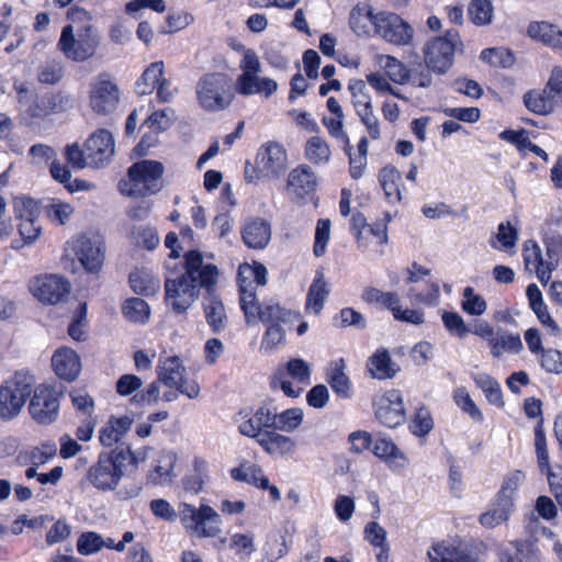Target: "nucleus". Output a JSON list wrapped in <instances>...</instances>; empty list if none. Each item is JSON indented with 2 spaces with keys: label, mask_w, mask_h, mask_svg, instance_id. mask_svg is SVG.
I'll use <instances>...</instances> for the list:
<instances>
[{
  "label": "nucleus",
  "mask_w": 562,
  "mask_h": 562,
  "mask_svg": "<svg viewBox=\"0 0 562 562\" xmlns=\"http://www.w3.org/2000/svg\"><path fill=\"white\" fill-rule=\"evenodd\" d=\"M305 158L313 165H326L330 160L331 151L328 143L319 136H311L304 147Z\"/></svg>",
  "instance_id": "nucleus-41"
},
{
  "label": "nucleus",
  "mask_w": 562,
  "mask_h": 562,
  "mask_svg": "<svg viewBox=\"0 0 562 562\" xmlns=\"http://www.w3.org/2000/svg\"><path fill=\"white\" fill-rule=\"evenodd\" d=\"M527 32L533 40L554 48H562V31L554 24L546 21L531 22Z\"/></svg>",
  "instance_id": "nucleus-36"
},
{
  "label": "nucleus",
  "mask_w": 562,
  "mask_h": 562,
  "mask_svg": "<svg viewBox=\"0 0 562 562\" xmlns=\"http://www.w3.org/2000/svg\"><path fill=\"white\" fill-rule=\"evenodd\" d=\"M52 369L59 380L71 383L81 372L80 357L69 347H59L52 356Z\"/></svg>",
  "instance_id": "nucleus-20"
},
{
  "label": "nucleus",
  "mask_w": 562,
  "mask_h": 562,
  "mask_svg": "<svg viewBox=\"0 0 562 562\" xmlns=\"http://www.w3.org/2000/svg\"><path fill=\"white\" fill-rule=\"evenodd\" d=\"M367 226H369V223L364 214L360 211H355L350 217V232L360 248H368L369 246L368 235H366Z\"/></svg>",
  "instance_id": "nucleus-60"
},
{
  "label": "nucleus",
  "mask_w": 562,
  "mask_h": 562,
  "mask_svg": "<svg viewBox=\"0 0 562 562\" xmlns=\"http://www.w3.org/2000/svg\"><path fill=\"white\" fill-rule=\"evenodd\" d=\"M525 474L521 470H514L507 474L501 485V488L492 502V507L502 510L507 516H510L515 509V496L519 488Z\"/></svg>",
  "instance_id": "nucleus-24"
},
{
  "label": "nucleus",
  "mask_w": 562,
  "mask_h": 562,
  "mask_svg": "<svg viewBox=\"0 0 562 562\" xmlns=\"http://www.w3.org/2000/svg\"><path fill=\"white\" fill-rule=\"evenodd\" d=\"M371 451L393 471L404 469L407 464L406 456L391 438H375Z\"/></svg>",
  "instance_id": "nucleus-28"
},
{
  "label": "nucleus",
  "mask_w": 562,
  "mask_h": 562,
  "mask_svg": "<svg viewBox=\"0 0 562 562\" xmlns=\"http://www.w3.org/2000/svg\"><path fill=\"white\" fill-rule=\"evenodd\" d=\"M540 367L551 374L562 373V352L554 348H548L541 351L539 355Z\"/></svg>",
  "instance_id": "nucleus-61"
},
{
  "label": "nucleus",
  "mask_w": 562,
  "mask_h": 562,
  "mask_svg": "<svg viewBox=\"0 0 562 562\" xmlns=\"http://www.w3.org/2000/svg\"><path fill=\"white\" fill-rule=\"evenodd\" d=\"M277 407L273 401H265L248 418V426L251 428V434L268 432L276 430Z\"/></svg>",
  "instance_id": "nucleus-34"
},
{
  "label": "nucleus",
  "mask_w": 562,
  "mask_h": 562,
  "mask_svg": "<svg viewBox=\"0 0 562 562\" xmlns=\"http://www.w3.org/2000/svg\"><path fill=\"white\" fill-rule=\"evenodd\" d=\"M278 431L279 430L257 434L248 432V437L254 438L262 450L271 457L277 458L293 454L296 450V441Z\"/></svg>",
  "instance_id": "nucleus-22"
},
{
  "label": "nucleus",
  "mask_w": 562,
  "mask_h": 562,
  "mask_svg": "<svg viewBox=\"0 0 562 562\" xmlns=\"http://www.w3.org/2000/svg\"><path fill=\"white\" fill-rule=\"evenodd\" d=\"M378 422L389 428H395L405 422L406 413L401 391L392 389L373 402Z\"/></svg>",
  "instance_id": "nucleus-14"
},
{
  "label": "nucleus",
  "mask_w": 562,
  "mask_h": 562,
  "mask_svg": "<svg viewBox=\"0 0 562 562\" xmlns=\"http://www.w3.org/2000/svg\"><path fill=\"white\" fill-rule=\"evenodd\" d=\"M385 71L389 78L398 85H405L409 80L411 68L393 56H387Z\"/></svg>",
  "instance_id": "nucleus-62"
},
{
  "label": "nucleus",
  "mask_w": 562,
  "mask_h": 562,
  "mask_svg": "<svg viewBox=\"0 0 562 562\" xmlns=\"http://www.w3.org/2000/svg\"><path fill=\"white\" fill-rule=\"evenodd\" d=\"M546 92L558 104H562V68L557 66L551 70L549 80L544 87Z\"/></svg>",
  "instance_id": "nucleus-64"
},
{
  "label": "nucleus",
  "mask_w": 562,
  "mask_h": 562,
  "mask_svg": "<svg viewBox=\"0 0 562 562\" xmlns=\"http://www.w3.org/2000/svg\"><path fill=\"white\" fill-rule=\"evenodd\" d=\"M120 103L119 86L108 74H100L90 85L89 105L93 113L108 115L113 113Z\"/></svg>",
  "instance_id": "nucleus-12"
},
{
  "label": "nucleus",
  "mask_w": 562,
  "mask_h": 562,
  "mask_svg": "<svg viewBox=\"0 0 562 562\" xmlns=\"http://www.w3.org/2000/svg\"><path fill=\"white\" fill-rule=\"evenodd\" d=\"M434 428V419L429 409L425 406H420L414 413L408 429L411 434L416 437L427 436Z\"/></svg>",
  "instance_id": "nucleus-45"
},
{
  "label": "nucleus",
  "mask_w": 562,
  "mask_h": 562,
  "mask_svg": "<svg viewBox=\"0 0 562 562\" xmlns=\"http://www.w3.org/2000/svg\"><path fill=\"white\" fill-rule=\"evenodd\" d=\"M480 57L494 67L506 68L515 61V57L509 49L498 47L483 49Z\"/></svg>",
  "instance_id": "nucleus-54"
},
{
  "label": "nucleus",
  "mask_w": 562,
  "mask_h": 562,
  "mask_svg": "<svg viewBox=\"0 0 562 562\" xmlns=\"http://www.w3.org/2000/svg\"><path fill=\"white\" fill-rule=\"evenodd\" d=\"M462 46L459 32L448 30L445 35L436 36L423 47L424 61L437 75H445L452 67L454 54Z\"/></svg>",
  "instance_id": "nucleus-8"
},
{
  "label": "nucleus",
  "mask_w": 562,
  "mask_h": 562,
  "mask_svg": "<svg viewBox=\"0 0 562 562\" xmlns=\"http://www.w3.org/2000/svg\"><path fill=\"white\" fill-rule=\"evenodd\" d=\"M288 188L299 200H312L317 188L315 173L307 165H299L289 173Z\"/></svg>",
  "instance_id": "nucleus-23"
},
{
  "label": "nucleus",
  "mask_w": 562,
  "mask_h": 562,
  "mask_svg": "<svg viewBox=\"0 0 562 562\" xmlns=\"http://www.w3.org/2000/svg\"><path fill=\"white\" fill-rule=\"evenodd\" d=\"M133 418L127 415L110 416L108 422L99 430V441L103 447L114 448L122 445L121 440L128 432Z\"/></svg>",
  "instance_id": "nucleus-26"
},
{
  "label": "nucleus",
  "mask_w": 562,
  "mask_h": 562,
  "mask_svg": "<svg viewBox=\"0 0 562 562\" xmlns=\"http://www.w3.org/2000/svg\"><path fill=\"white\" fill-rule=\"evenodd\" d=\"M286 376H291L300 383H308L311 378L308 363L301 358H293L288 361L285 369L279 368L270 380L272 389H281L288 397H299L303 389L300 386L295 387Z\"/></svg>",
  "instance_id": "nucleus-13"
},
{
  "label": "nucleus",
  "mask_w": 562,
  "mask_h": 562,
  "mask_svg": "<svg viewBox=\"0 0 562 562\" xmlns=\"http://www.w3.org/2000/svg\"><path fill=\"white\" fill-rule=\"evenodd\" d=\"M462 295L461 308L464 313L471 316H481L485 313L487 303L481 294L475 293L472 286H465Z\"/></svg>",
  "instance_id": "nucleus-46"
},
{
  "label": "nucleus",
  "mask_w": 562,
  "mask_h": 562,
  "mask_svg": "<svg viewBox=\"0 0 562 562\" xmlns=\"http://www.w3.org/2000/svg\"><path fill=\"white\" fill-rule=\"evenodd\" d=\"M384 13L385 11L374 13L371 4L358 2L350 11L349 26L358 36L370 37L376 35L380 18Z\"/></svg>",
  "instance_id": "nucleus-19"
},
{
  "label": "nucleus",
  "mask_w": 562,
  "mask_h": 562,
  "mask_svg": "<svg viewBox=\"0 0 562 562\" xmlns=\"http://www.w3.org/2000/svg\"><path fill=\"white\" fill-rule=\"evenodd\" d=\"M453 400L457 406L475 423H482L484 419L483 413L477 407L475 402L470 396L465 387H459L453 392Z\"/></svg>",
  "instance_id": "nucleus-48"
},
{
  "label": "nucleus",
  "mask_w": 562,
  "mask_h": 562,
  "mask_svg": "<svg viewBox=\"0 0 562 562\" xmlns=\"http://www.w3.org/2000/svg\"><path fill=\"white\" fill-rule=\"evenodd\" d=\"M202 310L213 334H220L227 326V315L216 285L203 292Z\"/></svg>",
  "instance_id": "nucleus-21"
},
{
  "label": "nucleus",
  "mask_w": 562,
  "mask_h": 562,
  "mask_svg": "<svg viewBox=\"0 0 562 562\" xmlns=\"http://www.w3.org/2000/svg\"><path fill=\"white\" fill-rule=\"evenodd\" d=\"M179 517L182 526L199 538H214L220 535V515L209 505L198 509L188 503L179 506Z\"/></svg>",
  "instance_id": "nucleus-9"
},
{
  "label": "nucleus",
  "mask_w": 562,
  "mask_h": 562,
  "mask_svg": "<svg viewBox=\"0 0 562 562\" xmlns=\"http://www.w3.org/2000/svg\"><path fill=\"white\" fill-rule=\"evenodd\" d=\"M248 484L255 485L260 490H268L272 502H279L281 499V493L278 486L270 484L269 479L258 465L249 468Z\"/></svg>",
  "instance_id": "nucleus-51"
},
{
  "label": "nucleus",
  "mask_w": 562,
  "mask_h": 562,
  "mask_svg": "<svg viewBox=\"0 0 562 562\" xmlns=\"http://www.w3.org/2000/svg\"><path fill=\"white\" fill-rule=\"evenodd\" d=\"M88 166L103 168L114 155V138L110 131L99 128L93 132L85 142Z\"/></svg>",
  "instance_id": "nucleus-15"
},
{
  "label": "nucleus",
  "mask_w": 562,
  "mask_h": 562,
  "mask_svg": "<svg viewBox=\"0 0 562 562\" xmlns=\"http://www.w3.org/2000/svg\"><path fill=\"white\" fill-rule=\"evenodd\" d=\"M14 214L19 220H38L42 206L38 201L30 198H16L13 202Z\"/></svg>",
  "instance_id": "nucleus-50"
},
{
  "label": "nucleus",
  "mask_w": 562,
  "mask_h": 562,
  "mask_svg": "<svg viewBox=\"0 0 562 562\" xmlns=\"http://www.w3.org/2000/svg\"><path fill=\"white\" fill-rule=\"evenodd\" d=\"M69 397L72 404V407L77 413L82 414L85 417H95L94 416V400L88 394L85 390L74 389L69 392Z\"/></svg>",
  "instance_id": "nucleus-53"
},
{
  "label": "nucleus",
  "mask_w": 562,
  "mask_h": 562,
  "mask_svg": "<svg viewBox=\"0 0 562 562\" xmlns=\"http://www.w3.org/2000/svg\"><path fill=\"white\" fill-rule=\"evenodd\" d=\"M165 167L158 160L143 159L134 162L127 169L130 189L127 195L145 198L157 194L164 187Z\"/></svg>",
  "instance_id": "nucleus-7"
},
{
  "label": "nucleus",
  "mask_w": 562,
  "mask_h": 562,
  "mask_svg": "<svg viewBox=\"0 0 562 562\" xmlns=\"http://www.w3.org/2000/svg\"><path fill=\"white\" fill-rule=\"evenodd\" d=\"M196 97L204 110H223L229 105L234 98V82L225 74H205L198 82Z\"/></svg>",
  "instance_id": "nucleus-6"
},
{
  "label": "nucleus",
  "mask_w": 562,
  "mask_h": 562,
  "mask_svg": "<svg viewBox=\"0 0 562 562\" xmlns=\"http://www.w3.org/2000/svg\"><path fill=\"white\" fill-rule=\"evenodd\" d=\"M164 61L151 63L135 82V92L138 95L151 94L164 78Z\"/></svg>",
  "instance_id": "nucleus-37"
},
{
  "label": "nucleus",
  "mask_w": 562,
  "mask_h": 562,
  "mask_svg": "<svg viewBox=\"0 0 562 562\" xmlns=\"http://www.w3.org/2000/svg\"><path fill=\"white\" fill-rule=\"evenodd\" d=\"M285 537L281 533H273L267 538L263 547L268 561L274 562L288 553Z\"/></svg>",
  "instance_id": "nucleus-59"
},
{
  "label": "nucleus",
  "mask_w": 562,
  "mask_h": 562,
  "mask_svg": "<svg viewBox=\"0 0 562 562\" xmlns=\"http://www.w3.org/2000/svg\"><path fill=\"white\" fill-rule=\"evenodd\" d=\"M468 14L471 22L475 25H486L491 23L493 16V7L490 0H471L468 7Z\"/></svg>",
  "instance_id": "nucleus-49"
},
{
  "label": "nucleus",
  "mask_w": 562,
  "mask_h": 562,
  "mask_svg": "<svg viewBox=\"0 0 562 562\" xmlns=\"http://www.w3.org/2000/svg\"><path fill=\"white\" fill-rule=\"evenodd\" d=\"M42 211L53 224L64 225L72 214L74 207L67 202L53 199L42 206Z\"/></svg>",
  "instance_id": "nucleus-44"
},
{
  "label": "nucleus",
  "mask_w": 562,
  "mask_h": 562,
  "mask_svg": "<svg viewBox=\"0 0 562 562\" xmlns=\"http://www.w3.org/2000/svg\"><path fill=\"white\" fill-rule=\"evenodd\" d=\"M330 220L319 218L315 228L313 254L315 257H322L326 252L327 244L330 238Z\"/></svg>",
  "instance_id": "nucleus-56"
},
{
  "label": "nucleus",
  "mask_w": 562,
  "mask_h": 562,
  "mask_svg": "<svg viewBox=\"0 0 562 562\" xmlns=\"http://www.w3.org/2000/svg\"><path fill=\"white\" fill-rule=\"evenodd\" d=\"M543 424L544 420L540 419L535 425V450L539 470L547 475L551 486V483H562V476L552 472Z\"/></svg>",
  "instance_id": "nucleus-29"
},
{
  "label": "nucleus",
  "mask_w": 562,
  "mask_h": 562,
  "mask_svg": "<svg viewBox=\"0 0 562 562\" xmlns=\"http://www.w3.org/2000/svg\"><path fill=\"white\" fill-rule=\"evenodd\" d=\"M271 238V227L266 220L256 218L248 223V248L262 249Z\"/></svg>",
  "instance_id": "nucleus-43"
},
{
  "label": "nucleus",
  "mask_w": 562,
  "mask_h": 562,
  "mask_svg": "<svg viewBox=\"0 0 562 562\" xmlns=\"http://www.w3.org/2000/svg\"><path fill=\"white\" fill-rule=\"evenodd\" d=\"M378 180L389 204L395 205L402 202L405 187L402 173L395 166L382 167L378 173Z\"/></svg>",
  "instance_id": "nucleus-25"
},
{
  "label": "nucleus",
  "mask_w": 562,
  "mask_h": 562,
  "mask_svg": "<svg viewBox=\"0 0 562 562\" xmlns=\"http://www.w3.org/2000/svg\"><path fill=\"white\" fill-rule=\"evenodd\" d=\"M148 450V447H143L133 451L130 445L122 443L109 451H101L88 469L86 479L99 491H114L125 474L137 471L139 463L147 459Z\"/></svg>",
  "instance_id": "nucleus-2"
},
{
  "label": "nucleus",
  "mask_w": 562,
  "mask_h": 562,
  "mask_svg": "<svg viewBox=\"0 0 562 562\" xmlns=\"http://www.w3.org/2000/svg\"><path fill=\"white\" fill-rule=\"evenodd\" d=\"M61 395L63 393L50 384L42 383L33 386L29 397V413L33 420L44 426L55 423L59 416Z\"/></svg>",
  "instance_id": "nucleus-10"
},
{
  "label": "nucleus",
  "mask_w": 562,
  "mask_h": 562,
  "mask_svg": "<svg viewBox=\"0 0 562 562\" xmlns=\"http://www.w3.org/2000/svg\"><path fill=\"white\" fill-rule=\"evenodd\" d=\"M441 319L445 328L450 333V335L464 338L472 329L468 327L462 316L457 312H443L441 315Z\"/></svg>",
  "instance_id": "nucleus-58"
},
{
  "label": "nucleus",
  "mask_w": 562,
  "mask_h": 562,
  "mask_svg": "<svg viewBox=\"0 0 562 562\" xmlns=\"http://www.w3.org/2000/svg\"><path fill=\"white\" fill-rule=\"evenodd\" d=\"M122 314L131 323L146 324L150 317V306L140 297H130L122 304Z\"/></svg>",
  "instance_id": "nucleus-42"
},
{
  "label": "nucleus",
  "mask_w": 562,
  "mask_h": 562,
  "mask_svg": "<svg viewBox=\"0 0 562 562\" xmlns=\"http://www.w3.org/2000/svg\"><path fill=\"white\" fill-rule=\"evenodd\" d=\"M164 301L175 314L182 315L193 305L200 295L213 285L217 284L218 269L213 263H203L202 254L189 250L183 256V261L170 266L165 265Z\"/></svg>",
  "instance_id": "nucleus-1"
},
{
  "label": "nucleus",
  "mask_w": 562,
  "mask_h": 562,
  "mask_svg": "<svg viewBox=\"0 0 562 562\" xmlns=\"http://www.w3.org/2000/svg\"><path fill=\"white\" fill-rule=\"evenodd\" d=\"M413 33V27L398 14L385 11L384 15H381L376 35L386 42L404 46L411 43Z\"/></svg>",
  "instance_id": "nucleus-17"
},
{
  "label": "nucleus",
  "mask_w": 562,
  "mask_h": 562,
  "mask_svg": "<svg viewBox=\"0 0 562 562\" xmlns=\"http://www.w3.org/2000/svg\"><path fill=\"white\" fill-rule=\"evenodd\" d=\"M104 547V539L94 531L82 532L77 540V551L81 555L97 553Z\"/></svg>",
  "instance_id": "nucleus-57"
},
{
  "label": "nucleus",
  "mask_w": 562,
  "mask_h": 562,
  "mask_svg": "<svg viewBox=\"0 0 562 562\" xmlns=\"http://www.w3.org/2000/svg\"><path fill=\"white\" fill-rule=\"evenodd\" d=\"M131 235L137 247L146 250H154L159 245L157 231L150 226H135Z\"/></svg>",
  "instance_id": "nucleus-52"
},
{
  "label": "nucleus",
  "mask_w": 562,
  "mask_h": 562,
  "mask_svg": "<svg viewBox=\"0 0 562 562\" xmlns=\"http://www.w3.org/2000/svg\"><path fill=\"white\" fill-rule=\"evenodd\" d=\"M328 294L329 289L324 280V273L322 271H317L307 291L306 307H311L315 314H318L323 310Z\"/></svg>",
  "instance_id": "nucleus-39"
},
{
  "label": "nucleus",
  "mask_w": 562,
  "mask_h": 562,
  "mask_svg": "<svg viewBox=\"0 0 562 562\" xmlns=\"http://www.w3.org/2000/svg\"><path fill=\"white\" fill-rule=\"evenodd\" d=\"M456 546L447 541L436 542L428 551L429 562H453Z\"/></svg>",
  "instance_id": "nucleus-63"
},
{
  "label": "nucleus",
  "mask_w": 562,
  "mask_h": 562,
  "mask_svg": "<svg viewBox=\"0 0 562 562\" xmlns=\"http://www.w3.org/2000/svg\"><path fill=\"white\" fill-rule=\"evenodd\" d=\"M367 369L373 379H392L398 372V367L393 362L390 352L385 348L378 349L367 362Z\"/></svg>",
  "instance_id": "nucleus-31"
},
{
  "label": "nucleus",
  "mask_w": 562,
  "mask_h": 562,
  "mask_svg": "<svg viewBox=\"0 0 562 562\" xmlns=\"http://www.w3.org/2000/svg\"><path fill=\"white\" fill-rule=\"evenodd\" d=\"M35 378L20 370L0 385V419L11 420L18 416L31 396Z\"/></svg>",
  "instance_id": "nucleus-4"
},
{
  "label": "nucleus",
  "mask_w": 562,
  "mask_h": 562,
  "mask_svg": "<svg viewBox=\"0 0 562 562\" xmlns=\"http://www.w3.org/2000/svg\"><path fill=\"white\" fill-rule=\"evenodd\" d=\"M99 43V36L88 20L76 29L71 24L65 25L61 29L57 48L66 59L81 63L95 54Z\"/></svg>",
  "instance_id": "nucleus-3"
},
{
  "label": "nucleus",
  "mask_w": 562,
  "mask_h": 562,
  "mask_svg": "<svg viewBox=\"0 0 562 562\" xmlns=\"http://www.w3.org/2000/svg\"><path fill=\"white\" fill-rule=\"evenodd\" d=\"M289 165L288 151L277 140L263 143L257 150L248 182L273 181L281 178Z\"/></svg>",
  "instance_id": "nucleus-5"
},
{
  "label": "nucleus",
  "mask_w": 562,
  "mask_h": 562,
  "mask_svg": "<svg viewBox=\"0 0 562 562\" xmlns=\"http://www.w3.org/2000/svg\"><path fill=\"white\" fill-rule=\"evenodd\" d=\"M472 334L487 342L493 358H501L505 352L517 355L524 349V345L518 333L498 329L486 321H477L473 325Z\"/></svg>",
  "instance_id": "nucleus-11"
},
{
  "label": "nucleus",
  "mask_w": 562,
  "mask_h": 562,
  "mask_svg": "<svg viewBox=\"0 0 562 562\" xmlns=\"http://www.w3.org/2000/svg\"><path fill=\"white\" fill-rule=\"evenodd\" d=\"M345 370L344 358L330 361L326 369V381L338 397L350 398L353 394L352 383Z\"/></svg>",
  "instance_id": "nucleus-27"
},
{
  "label": "nucleus",
  "mask_w": 562,
  "mask_h": 562,
  "mask_svg": "<svg viewBox=\"0 0 562 562\" xmlns=\"http://www.w3.org/2000/svg\"><path fill=\"white\" fill-rule=\"evenodd\" d=\"M71 250L86 272L98 273L101 270L105 249L100 241L80 235L71 241Z\"/></svg>",
  "instance_id": "nucleus-16"
},
{
  "label": "nucleus",
  "mask_w": 562,
  "mask_h": 562,
  "mask_svg": "<svg viewBox=\"0 0 562 562\" xmlns=\"http://www.w3.org/2000/svg\"><path fill=\"white\" fill-rule=\"evenodd\" d=\"M33 293L41 302L57 304L70 293V283L64 277L56 274L37 277Z\"/></svg>",
  "instance_id": "nucleus-18"
},
{
  "label": "nucleus",
  "mask_w": 562,
  "mask_h": 562,
  "mask_svg": "<svg viewBox=\"0 0 562 562\" xmlns=\"http://www.w3.org/2000/svg\"><path fill=\"white\" fill-rule=\"evenodd\" d=\"M251 318H256L267 326L277 324L283 321V310L279 304H260L257 301L256 293L248 291V323H250Z\"/></svg>",
  "instance_id": "nucleus-30"
},
{
  "label": "nucleus",
  "mask_w": 562,
  "mask_h": 562,
  "mask_svg": "<svg viewBox=\"0 0 562 562\" xmlns=\"http://www.w3.org/2000/svg\"><path fill=\"white\" fill-rule=\"evenodd\" d=\"M132 291L142 296H154L160 290V280L153 272L136 268L128 276Z\"/></svg>",
  "instance_id": "nucleus-32"
},
{
  "label": "nucleus",
  "mask_w": 562,
  "mask_h": 562,
  "mask_svg": "<svg viewBox=\"0 0 562 562\" xmlns=\"http://www.w3.org/2000/svg\"><path fill=\"white\" fill-rule=\"evenodd\" d=\"M303 417V411L299 407L286 408L281 413L277 411L276 430L292 432L301 426Z\"/></svg>",
  "instance_id": "nucleus-47"
},
{
  "label": "nucleus",
  "mask_w": 562,
  "mask_h": 562,
  "mask_svg": "<svg viewBox=\"0 0 562 562\" xmlns=\"http://www.w3.org/2000/svg\"><path fill=\"white\" fill-rule=\"evenodd\" d=\"M362 300L369 305H376L382 310L390 311L392 314L401 301L396 292H384L374 286L364 289Z\"/></svg>",
  "instance_id": "nucleus-38"
},
{
  "label": "nucleus",
  "mask_w": 562,
  "mask_h": 562,
  "mask_svg": "<svg viewBox=\"0 0 562 562\" xmlns=\"http://www.w3.org/2000/svg\"><path fill=\"white\" fill-rule=\"evenodd\" d=\"M526 295L530 310L536 314L538 321L552 331L559 330V325L551 317L548 306L543 301L542 293L536 283L527 285Z\"/></svg>",
  "instance_id": "nucleus-33"
},
{
  "label": "nucleus",
  "mask_w": 562,
  "mask_h": 562,
  "mask_svg": "<svg viewBox=\"0 0 562 562\" xmlns=\"http://www.w3.org/2000/svg\"><path fill=\"white\" fill-rule=\"evenodd\" d=\"M524 103L529 111L538 115H547L553 112L557 106V103L544 89L526 92L524 94Z\"/></svg>",
  "instance_id": "nucleus-40"
},
{
  "label": "nucleus",
  "mask_w": 562,
  "mask_h": 562,
  "mask_svg": "<svg viewBox=\"0 0 562 562\" xmlns=\"http://www.w3.org/2000/svg\"><path fill=\"white\" fill-rule=\"evenodd\" d=\"M392 221V216L390 212H384L382 218L375 220L373 223L369 224L366 228V233L374 239V243L378 246H384L389 241V224Z\"/></svg>",
  "instance_id": "nucleus-55"
},
{
  "label": "nucleus",
  "mask_w": 562,
  "mask_h": 562,
  "mask_svg": "<svg viewBox=\"0 0 562 562\" xmlns=\"http://www.w3.org/2000/svg\"><path fill=\"white\" fill-rule=\"evenodd\" d=\"M186 368L178 356H170L165 359L160 358L157 366L158 381L168 387H173L179 384L183 378Z\"/></svg>",
  "instance_id": "nucleus-35"
}]
</instances>
